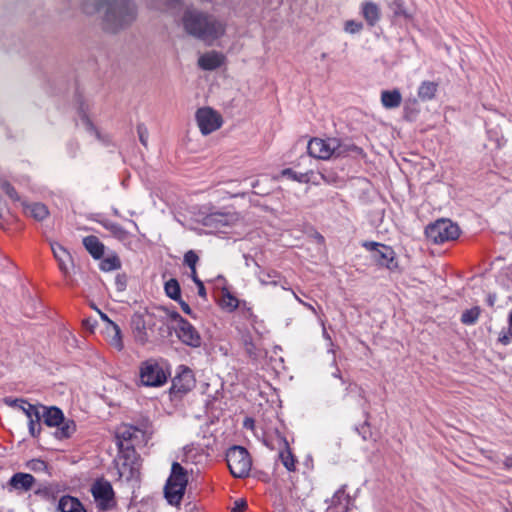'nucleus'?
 <instances>
[{"instance_id": "f257e3e1", "label": "nucleus", "mask_w": 512, "mask_h": 512, "mask_svg": "<svg viewBox=\"0 0 512 512\" xmlns=\"http://www.w3.org/2000/svg\"><path fill=\"white\" fill-rule=\"evenodd\" d=\"M81 10L86 15L101 13V28L108 33L126 29L137 16L136 5L132 0H83Z\"/></svg>"}, {"instance_id": "f03ea898", "label": "nucleus", "mask_w": 512, "mask_h": 512, "mask_svg": "<svg viewBox=\"0 0 512 512\" xmlns=\"http://www.w3.org/2000/svg\"><path fill=\"white\" fill-rule=\"evenodd\" d=\"M308 154L316 159L328 160L330 158H338L347 156L352 152L359 151L355 145L348 144L339 138L329 137L326 139L312 138L307 145Z\"/></svg>"}, {"instance_id": "7ed1b4c3", "label": "nucleus", "mask_w": 512, "mask_h": 512, "mask_svg": "<svg viewBox=\"0 0 512 512\" xmlns=\"http://www.w3.org/2000/svg\"><path fill=\"white\" fill-rule=\"evenodd\" d=\"M41 419L49 427H57L55 436L58 439L69 438L76 430L73 420H65L62 411L57 407H45L40 405Z\"/></svg>"}, {"instance_id": "20e7f679", "label": "nucleus", "mask_w": 512, "mask_h": 512, "mask_svg": "<svg viewBox=\"0 0 512 512\" xmlns=\"http://www.w3.org/2000/svg\"><path fill=\"white\" fill-rule=\"evenodd\" d=\"M226 461L231 474L236 478L248 476L252 460L248 451L241 446H233L226 453Z\"/></svg>"}, {"instance_id": "39448f33", "label": "nucleus", "mask_w": 512, "mask_h": 512, "mask_svg": "<svg viewBox=\"0 0 512 512\" xmlns=\"http://www.w3.org/2000/svg\"><path fill=\"white\" fill-rule=\"evenodd\" d=\"M139 378L142 385L160 387L167 382L168 373L155 359H148L139 366Z\"/></svg>"}, {"instance_id": "423d86ee", "label": "nucleus", "mask_w": 512, "mask_h": 512, "mask_svg": "<svg viewBox=\"0 0 512 512\" xmlns=\"http://www.w3.org/2000/svg\"><path fill=\"white\" fill-rule=\"evenodd\" d=\"M426 237L435 244L455 240L459 236V228L448 219H440L429 225L425 230Z\"/></svg>"}, {"instance_id": "0eeeda50", "label": "nucleus", "mask_w": 512, "mask_h": 512, "mask_svg": "<svg viewBox=\"0 0 512 512\" xmlns=\"http://www.w3.org/2000/svg\"><path fill=\"white\" fill-rule=\"evenodd\" d=\"M5 404L12 408L21 410L28 418L29 433L37 437L41 432V411L40 405H33L24 399L5 398Z\"/></svg>"}, {"instance_id": "6e6552de", "label": "nucleus", "mask_w": 512, "mask_h": 512, "mask_svg": "<svg viewBox=\"0 0 512 512\" xmlns=\"http://www.w3.org/2000/svg\"><path fill=\"white\" fill-rule=\"evenodd\" d=\"M196 122L203 135H209L218 130L223 123L222 116L210 107H202L196 111Z\"/></svg>"}, {"instance_id": "1a4fd4ad", "label": "nucleus", "mask_w": 512, "mask_h": 512, "mask_svg": "<svg viewBox=\"0 0 512 512\" xmlns=\"http://www.w3.org/2000/svg\"><path fill=\"white\" fill-rule=\"evenodd\" d=\"M156 315L147 313L145 315L135 314L131 320V327L134 339L137 343L144 345L149 341L148 329L155 325Z\"/></svg>"}, {"instance_id": "9d476101", "label": "nucleus", "mask_w": 512, "mask_h": 512, "mask_svg": "<svg viewBox=\"0 0 512 512\" xmlns=\"http://www.w3.org/2000/svg\"><path fill=\"white\" fill-rule=\"evenodd\" d=\"M143 437V430L129 424H121L116 429L117 446L122 451L124 449V443H127L126 451L128 454L134 453L133 449L130 450L129 445H134L139 439H142Z\"/></svg>"}, {"instance_id": "9b49d317", "label": "nucleus", "mask_w": 512, "mask_h": 512, "mask_svg": "<svg viewBox=\"0 0 512 512\" xmlns=\"http://www.w3.org/2000/svg\"><path fill=\"white\" fill-rule=\"evenodd\" d=\"M363 246L374 252L373 258L379 265L390 270L397 266L395 253L391 247L377 242H365Z\"/></svg>"}, {"instance_id": "f8f14e48", "label": "nucleus", "mask_w": 512, "mask_h": 512, "mask_svg": "<svg viewBox=\"0 0 512 512\" xmlns=\"http://www.w3.org/2000/svg\"><path fill=\"white\" fill-rule=\"evenodd\" d=\"M180 372L172 381L171 393L175 396H183L195 387V377L191 369L181 366Z\"/></svg>"}, {"instance_id": "ddd939ff", "label": "nucleus", "mask_w": 512, "mask_h": 512, "mask_svg": "<svg viewBox=\"0 0 512 512\" xmlns=\"http://www.w3.org/2000/svg\"><path fill=\"white\" fill-rule=\"evenodd\" d=\"M92 494L95 498V501L97 502V505L102 510H107L114 505V492L109 482H96L92 487Z\"/></svg>"}, {"instance_id": "4468645a", "label": "nucleus", "mask_w": 512, "mask_h": 512, "mask_svg": "<svg viewBox=\"0 0 512 512\" xmlns=\"http://www.w3.org/2000/svg\"><path fill=\"white\" fill-rule=\"evenodd\" d=\"M176 334L179 340L190 347H200L202 338L196 328L187 320H180V325L176 328Z\"/></svg>"}, {"instance_id": "2eb2a0df", "label": "nucleus", "mask_w": 512, "mask_h": 512, "mask_svg": "<svg viewBox=\"0 0 512 512\" xmlns=\"http://www.w3.org/2000/svg\"><path fill=\"white\" fill-rule=\"evenodd\" d=\"M37 481L35 477L29 473L18 472L15 473L8 482L9 491H14L17 494L26 493L32 490Z\"/></svg>"}, {"instance_id": "dca6fc26", "label": "nucleus", "mask_w": 512, "mask_h": 512, "mask_svg": "<svg viewBox=\"0 0 512 512\" xmlns=\"http://www.w3.org/2000/svg\"><path fill=\"white\" fill-rule=\"evenodd\" d=\"M353 500L346 492V485H342L331 497L326 512H348Z\"/></svg>"}, {"instance_id": "f3484780", "label": "nucleus", "mask_w": 512, "mask_h": 512, "mask_svg": "<svg viewBox=\"0 0 512 512\" xmlns=\"http://www.w3.org/2000/svg\"><path fill=\"white\" fill-rule=\"evenodd\" d=\"M225 57L217 51H210L201 55L198 59V65L203 70H215L224 63Z\"/></svg>"}, {"instance_id": "a211bd4d", "label": "nucleus", "mask_w": 512, "mask_h": 512, "mask_svg": "<svg viewBox=\"0 0 512 512\" xmlns=\"http://www.w3.org/2000/svg\"><path fill=\"white\" fill-rule=\"evenodd\" d=\"M105 334L106 340L111 347L117 351H121L124 348L121 330L116 323L109 321V325L105 328Z\"/></svg>"}, {"instance_id": "6ab92c4d", "label": "nucleus", "mask_w": 512, "mask_h": 512, "mask_svg": "<svg viewBox=\"0 0 512 512\" xmlns=\"http://www.w3.org/2000/svg\"><path fill=\"white\" fill-rule=\"evenodd\" d=\"M361 15L369 26H374L381 17L380 7L372 1H364L361 3Z\"/></svg>"}, {"instance_id": "aec40b11", "label": "nucleus", "mask_w": 512, "mask_h": 512, "mask_svg": "<svg viewBox=\"0 0 512 512\" xmlns=\"http://www.w3.org/2000/svg\"><path fill=\"white\" fill-rule=\"evenodd\" d=\"M185 490L186 488L167 481L164 487L165 498L170 505L178 506L183 499Z\"/></svg>"}, {"instance_id": "412c9836", "label": "nucleus", "mask_w": 512, "mask_h": 512, "mask_svg": "<svg viewBox=\"0 0 512 512\" xmlns=\"http://www.w3.org/2000/svg\"><path fill=\"white\" fill-rule=\"evenodd\" d=\"M51 249L54 257L58 261L60 270L64 274H67L69 271V263L72 261L70 253L58 243L51 244Z\"/></svg>"}, {"instance_id": "4be33fe9", "label": "nucleus", "mask_w": 512, "mask_h": 512, "mask_svg": "<svg viewBox=\"0 0 512 512\" xmlns=\"http://www.w3.org/2000/svg\"><path fill=\"white\" fill-rule=\"evenodd\" d=\"M402 95L399 90H384L381 92V103L386 109L397 108L401 105Z\"/></svg>"}, {"instance_id": "5701e85b", "label": "nucleus", "mask_w": 512, "mask_h": 512, "mask_svg": "<svg viewBox=\"0 0 512 512\" xmlns=\"http://www.w3.org/2000/svg\"><path fill=\"white\" fill-rule=\"evenodd\" d=\"M167 481L186 488L188 484V475L186 470L178 462H174L171 467V474Z\"/></svg>"}, {"instance_id": "b1692460", "label": "nucleus", "mask_w": 512, "mask_h": 512, "mask_svg": "<svg viewBox=\"0 0 512 512\" xmlns=\"http://www.w3.org/2000/svg\"><path fill=\"white\" fill-rule=\"evenodd\" d=\"M438 90V83L434 81H423L418 88V97L421 101L434 99Z\"/></svg>"}, {"instance_id": "393cba45", "label": "nucleus", "mask_w": 512, "mask_h": 512, "mask_svg": "<svg viewBox=\"0 0 512 512\" xmlns=\"http://www.w3.org/2000/svg\"><path fill=\"white\" fill-rule=\"evenodd\" d=\"M83 245L94 258H100L104 254V245L96 236H87L83 239Z\"/></svg>"}, {"instance_id": "a878e982", "label": "nucleus", "mask_w": 512, "mask_h": 512, "mask_svg": "<svg viewBox=\"0 0 512 512\" xmlns=\"http://www.w3.org/2000/svg\"><path fill=\"white\" fill-rule=\"evenodd\" d=\"M59 509L61 512H86L82 504L74 497L64 496L60 499Z\"/></svg>"}, {"instance_id": "bb28decb", "label": "nucleus", "mask_w": 512, "mask_h": 512, "mask_svg": "<svg viewBox=\"0 0 512 512\" xmlns=\"http://www.w3.org/2000/svg\"><path fill=\"white\" fill-rule=\"evenodd\" d=\"M100 223L105 229H107L119 241L125 242L129 239L128 231H126L121 225H119L117 223H113L108 220H103Z\"/></svg>"}, {"instance_id": "cd10ccee", "label": "nucleus", "mask_w": 512, "mask_h": 512, "mask_svg": "<svg viewBox=\"0 0 512 512\" xmlns=\"http://www.w3.org/2000/svg\"><path fill=\"white\" fill-rule=\"evenodd\" d=\"M258 279L262 285H278L281 275L274 269H261L258 272Z\"/></svg>"}, {"instance_id": "c85d7f7f", "label": "nucleus", "mask_w": 512, "mask_h": 512, "mask_svg": "<svg viewBox=\"0 0 512 512\" xmlns=\"http://www.w3.org/2000/svg\"><path fill=\"white\" fill-rule=\"evenodd\" d=\"M24 211L28 216L38 221L45 219L49 214L47 207L41 203L26 205Z\"/></svg>"}, {"instance_id": "c756f323", "label": "nucleus", "mask_w": 512, "mask_h": 512, "mask_svg": "<svg viewBox=\"0 0 512 512\" xmlns=\"http://www.w3.org/2000/svg\"><path fill=\"white\" fill-rule=\"evenodd\" d=\"M279 459L288 471L293 472L296 470L297 461L288 447L280 451Z\"/></svg>"}, {"instance_id": "7c9ffc66", "label": "nucleus", "mask_w": 512, "mask_h": 512, "mask_svg": "<svg viewBox=\"0 0 512 512\" xmlns=\"http://www.w3.org/2000/svg\"><path fill=\"white\" fill-rule=\"evenodd\" d=\"M480 312L481 310L477 306L464 311L461 315V322L466 325L474 324L478 320Z\"/></svg>"}, {"instance_id": "2f4dec72", "label": "nucleus", "mask_w": 512, "mask_h": 512, "mask_svg": "<svg viewBox=\"0 0 512 512\" xmlns=\"http://www.w3.org/2000/svg\"><path fill=\"white\" fill-rule=\"evenodd\" d=\"M165 292L168 297L178 301L180 299V286L177 280L170 279L165 283Z\"/></svg>"}, {"instance_id": "473e14b6", "label": "nucleus", "mask_w": 512, "mask_h": 512, "mask_svg": "<svg viewBox=\"0 0 512 512\" xmlns=\"http://www.w3.org/2000/svg\"><path fill=\"white\" fill-rule=\"evenodd\" d=\"M121 267V261L117 256H111L103 259L100 262V269L102 271H113Z\"/></svg>"}, {"instance_id": "72a5a7b5", "label": "nucleus", "mask_w": 512, "mask_h": 512, "mask_svg": "<svg viewBox=\"0 0 512 512\" xmlns=\"http://www.w3.org/2000/svg\"><path fill=\"white\" fill-rule=\"evenodd\" d=\"M281 175L288 177L294 181L300 182V183L307 182L309 180L307 174H304V173L297 174L295 171H293L290 168L282 170Z\"/></svg>"}, {"instance_id": "f704fd0d", "label": "nucleus", "mask_w": 512, "mask_h": 512, "mask_svg": "<svg viewBox=\"0 0 512 512\" xmlns=\"http://www.w3.org/2000/svg\"><path fill=\"white\" fill-rule=\"evenodd\" d=\"M363 29V24L355 20H347L344 23V31L349 34H357Z\"/></svg>"}, {"instance_id": "c9c22d12", "label": "nucleus", "mask_w": 512, "mask_h": 512, "mask_svg": "<svg viewBox=\"0 0 512 512\" xmlns=\"http://www.w3.org/2000/svg\"><path fill=\"white\" fill-rule=\"evenodd\" d=\"M198 261L199 257L193 250H189L185 253L184 263L190 268V270L196 269Z\"/></svg>"}, {"instance_id": "e433bc0d", "label": "nucleus", "mask_w": 512, "mask_h": 512, "mask_svg": "<svg viewBox=\"0 0 512 512\" xmlns=\"http://www.w3.org/2000/svg\"><path fill=\"white\" fill-rule=\"evenodd\" d=\"M389 7L395 16H407L401 0H393Z\"/></svg>"}, {"instance_id": "4c0bfd02", "label": "nucleus", "mask_w": 512, "mask_h": 512, "mask_svg": "<svg viewBox=\"0 0 512 512\" xmlns=\"http://www.w3.org/2000/svg\"><path fill=\"white\" fill-rule=\"evenodd\" d=\"M1 189L14 201L19 200L18 194L15 191L14 187L11 186L7 181H2L0 183Z\"/></svg>"}, {"instance_id": "58836bf2", "label": "nucleus", "mask_w": 512, "mask_h": 512, "mask_svg": "<svg viewBox=\"0 0 512 512\" xmlns=\"http://www.w3.org/2000/svg\"><path fill=\"white\" fill-rule=\"evenodd\" d=\"M222 305L224 307L229 308L230 310H234L238 307V300L234 296L230 294H226L222 298Z\"/></svg>"}, {"instance_id": "ea45409f", "label": "nucleus", "mask_w": 512, "mask_h": 512, "mask_svg": "<svg viewBox=\"0 0 512 512\" xmlns=\"http://www.w3.org/2000/svg\"><path fill=\"white\" fill-rule=\"evenodd\" d=\"M137 133H138L139 140H140L141 144L146 147L147 143H148V136H149L148 129L146 128V126L144 124H138L137 125Z\"/></svg>"}, {"instance_id": "a19ab883", "label": "nucleus", "mask_w": 512, "mask_h": 512, "mask_svg": "<svg viewBox=\"0 0 512 512\" xmlns=\"http://www.w3.org/2000/svg\"><path fill=\"white\" fill-rule=\"evenodd\" d=\"M118 472L120 477H124L127 480L132 478L134 476V469L132 467H129L126 463H123L122 465L118 466Z\"/></svg>"}, {"instance_id": "79ce46f5", "label": "nucleus", "mask_w": 512, "mask_h": 512, "mask_svg": "<svg viewBox=\"0 0 512 512\" xmlns=\"http://www.w3.org/2000/svg\"><path fill=\"white\" fill-rule=\"evenodd\" d=\"M512 341V330L509 329L507 331H501L499 333L498 342L502 345H509Z\"/></svg>"}, {"instance_id": "37998d69", "label": "nucleus", "mask_w": 512, "mask_h": 512, "mask_svg": "<svg viewBox=\"0 0 512 512\" xmlns=\"http://www.w3.org/2000/svg\"><path fill=\"white\" fill-rule=\"evenodd\" d=\"M159 312H165L167 316L177 322V326L180 325V320H185L178 312L176 311H168L166 309H159Z\"/></svg>"}, {"instance_id": "c03bdc74", "label": "nucleus", "mask_w": 512, "mask_h": 512, "mask_svg": "<svg viewBox=\"0 0 512 512\" xmlns=\"http://www.w3.org/2000/svg\"><path fill=\"white\" fill-rule=\"evenodd\" d=\"M247 508V502L244 499H238L234 502L232 512H243Z\"/></svg>"}, {"instance_id": "a18cd8bd", "label": "nucleus", "mask_w": 512, "mask_h": 512, "mask_svg": "<svg viewBox=\"0 0 512 512\" xmlns=\"http://www.w3.org/2000/svg\"><path fill=\"white\" fill-rule=\"evenodd\" d=\"M29 467L32 470H44L46 468V464L42 460H33L31 461Z\"/></svg>"}, {"instance_id": "49530a36", "label": "nucleus", "mask_w": 512, "mask_h": 512, "mask_svg": "<svg viewBox=\"0 0 512 512\" xmlns=\"http://www.w3.org/2000/svg\"><path fill=\"white\" fill-rule=\"evenodd\" d=\"M178 301H179L180 307L183 310V312L187 315L193 316V312H192L190 306L185 301H183L181 299H179Z\"/></svg>"}, {"instance_id": "de8ad7c7", "label": "nucleus", "mask_w": 512, "mask_h": 512, "mask_svg": "<svg viewBox=\"0 0 512 512\" xmlns=\"http://www.w3.org/2000/svg\"><path fill=\"white\" fill-rule=\"evenodd\" d=\"M196 285L198 287V294H199V296H201L202 298H205L206 297V290H205L203 282H199Z\"/></svg>"}, {"instance_id": "09e8293b", "label": "nucleus", "mask_w": 512, "mask_h": 512, "mask_svg": "<svg viewBox=\"0 0 512 512\" xmlns=\"http://www.w3.org/2000/svg\"><path fill=\"white\" fill-rule=\"evenodd\" d=\"M191 278L192 280L194 281L195 284H198L199 282H202L198 276H197V272H196V269L194 270H191Z\"/></svg>"}, {"instance_id": "8fccbe9b", "label": "nucleus", "mask_w": 512, "mask_h": 512, "mask_svg": "<svg viewBox=\"0 0 512 512\" xmlns=\"http://www.w3.org/2000/svg\"><path fill=\"white\" fill-rule=\"evenodd\" d=\"M36 495L46 496L48 495V491L46 489H37L34 491Z\"/></svg>"}, {"instance_id": "3c124183", "label": "nucleus", "mask_w": 512, "mask_h": 512, "mask_svg": "<svg viewBox=\"0 0 512 512\" xmlns=\"http://www.w3.org/2000/svg\"><path fill=\"white\" fill-rule=\"evenodd\" d=\"M99 314H100L101 319L104 320L107 323V325H109V321H111V320L108 318V316L100 311H99Z\"/></svg>"}, {"instance_id": "603ef678", "label": "nucleus", "mask_w": 512, "mask_h": 512, "mask_svg": "<svg viewBox=\"0 0 512 512\" xmlns=\"http://www.w3.org/2000/svg\"><path fill=\"white\" fill-rule=\"evenodd\" d=\"M295 299H297L300 303H302L303 305L309 307V308H312L310 305L304 303L295 293H293Z\"/></svg>"}, {"instance_id": "864d4df0", "label": "nucleus", "mask_w": 512, "mask_h": 512, "mask_svg": "<svg viewBox=\"0 0 512 512\" xmlns=\"http://www.w3.org/2000/svg\"><path fill=\"white\" fill-rule=\"evenodd\" d=\"M334 376L341 379L339 369H336V372L334 373Z\"/></svg>"}, {"instance_id": "5fc2aeb1", "label": "nucleus", "mask_w": 512, "mask_h": 512, "mask_svg": "<svg viewBox=\"0 0 512 512\" xmlns=\"http://www.w3.org/2000/svg\"><path fill=\"white\" fill-rule=\"evenodd\" d=\"M509 325L510 328L512 329V313L509 315Z\"/></svg>"}, {"instance_id": "6e6d98bb", "label": "nucleus", "mask_w": 512, "mask_h": 512, "mask_svg": "<svg viewBox=\"0 0 512 512\" xmlns=\"http://www.w3.org/2000/svg\"><path fill=\"white\" fill-rule=\"evenodd\" d=\"M114 214H115L116 216H119V212H118V210H114Z\"/></svg>"}, {"instance_id": "4d7b16f0", "label": "nucleus", "mask_w": 512, "mask_h": 512, "mask_svg": "<svg viewBox=\"0 0 512 512\" xmlns=\"http://www.w3.org/2000/svg\"><path fill=\"white\" fill-rule=\"evenodd\" d=\"M131 223L135 226V228H138L137 223H135L134 221H131Z\"/></svg>"}, {"instance_id": "13d9d810", "label": "nucleus", "mask_w": 512, "mask_h": 512, "mask_svg": "<svg viewBox=\"0 0 512 512\" xmlns=\"http://www.w3.org/2000/svg\"><path fill=\"white\" fill-rule=\"evenodd\" d=\"M489 303L490 305H493V300L491 298H489Z\"/></svg>"}]
</instances>
